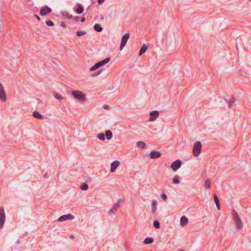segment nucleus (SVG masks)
Instances as JSON below:
<instances>
[{"mask_svg":"<svg viewBox=\"0 0 251 251\" xmlns=\"http://www.w3.org/2000/svg\"><path fill=\"white\" fill-rule=\"evenodd\" d=\"M232 216L236 228L237 229H240L243 227L242 222L237 213L234 209L233 210Z\"/></svg>","mask_w":251,"mask_h":251,"instance_id":"obj_1","label":"nucleus"},{"mask_svg":"<svg viewBox=\"0 0 251 251\" xmlns=\"http://www.w3.org/2000/svg\"><path fill=\"white\" fill-rule=\"evenodd\" d=\"M201 144L200 141H197L194 145L193 153L194 156H198L201 152Z\"/></svg>","mask_w":251,"mask_h":251,"instance_id":"obj_2","label":"nucleus"},{"mask_svg":"<svg viewBox=\"0 0 251 251\" xmlns=\"http://www.w3.org/2000/svg\"><path fill=\"white\" fill-rule=\"evenodd\" d=\"M72 95L79 100H81L83 101H85L86 100V96L81 91H74L72 92Z\"/></svg>","mask_w":251,"mask_h":251,"instance_id":"obj_3","label":"nucleus"},{"mask_svg":"<svg viewBox=\"0 0 251 251\" xmlns=\"http://www.w3.org/2000/svg\"><path fill=\"white\" fill-rule=\"evenodd\" d=\"M129 33H126L122 36L120 47V50H122L126 46V42L129 38Z\"/></svg>","mask_w":251,"mask_h":251,"instance_id":"obj_4","label":"nucleus"},{"mask_svg":"<svg viewBox=\"0 0 251 251\" xmlns=\"http://www.w3.org/2000/svg\"><path fill=\"white\" fill-rule=\"evenodd\" d=\"M52 12L51 8L48 6H44L42 7L40 10V14L42 16H45L47 14L50 13Z\"/></svg>","mask_w":251,"mask_h":251,"instance_id":"obj_5","label":"nucleus"},{"mask_svg":"<svg viewBox=\"0 0 251 251\" xmlns=\"http://www.w3.org/2000/svg\"><path fill=\"white\" fill-rule=\"evenodd\" d=\"M181 163V161L180 159H177L172 163L171 168L173 171L176 172L180 167Z\"/></svg>","mask_w":251,"mask_h":251,"instance_id":"obj_6","label":"nucleus"},{"mask_svg":"<svg viewBox=\"0 0 251 251\" xmlns=\"http://www.w3.org/2000/svg\"><path fill=\"white\" fill-rule=\"evenodd\" d=\"M5 216L4 209L2 207L0 208V228L3 227L5 222Z\"/></svg>","mask_w":251,"mask_h":251,"instance_id":"obj_7","label":"nucleus"},{"mask_svg":"<svg viewBox=\"0 0 251 251\" xmlns=\"http://www.w3.org/2000/svg\"><path fill=\"white\" fill-rule=\"evenodd\" d=\"M159 111L158 110H154L151 111L150 113V119L149 120L150 121H155L159 116Z\"/></svg>","mask_w":251,"mask_h":251,"instance_id":"obj_8","label":"nucleus"},{"mask_svg":"<svg viewBox=\"0 0 251 251\" xmlns=\"http://www.w3.org/2000/svg\"><path fill=\"white\" fill-rule=\"evenodd\" d=\"M121 200H119L117 203H116L111 208V209L109 210L108 213L109 215L112 216L114 215L115 212L117 211L118 208L120 207V201Z\"/></svg>","mask_w":251,"mask_h":251,"instance_id":"obj_9","label":"nucleus"},{"mask_svg":"<svg viewBox=\"0 0 251 251\" xmlns=\"http://www.w3.org/2000/svg\"><path fill=\"white\" fill-rule=\"evenodd\" d=\"M74 218V216L71 214H69L67 215H64L62 216H61L58 219V221L59 222H63L66 220H71Z\"/></svg>","mask_w":251,"mask_h":251,"instance_id":"obj_10","label":"nucleus"},{"mask_svg":"<svg viewBox=\"0 0 251 251\" xmlns=\"http://www.w3.org/2000/svg\"><path fill=\"white\" fill-rule=\"evenodd\" d=\"M0 99L2 101H5L6 97L2 83H0Z\"/></svg>","mask_w":251,"mask_h":251,"instance_id":"obj_11","label":"nucleus"},{"mask_svg":"<svg viewBox=\"0 0 251 251\" xmlns=\"http://www.w3.org/2000/svg\"><path fill=\"white\" fill-rule=\"evenodd\" d=\"M161 155V153L157 151L153 150L150 153V157L151 159L159 158Z\"/></svg>","mask_w":251,"mask_h":251,"instance_id":"obj_12","label":"nucleus"},{"mask_svg":"<svg viewBox=\"0 0 251 251\" xmlns=\"http://www.w3.org/2000/svg\"><path fill=\"white\" fill-rule=\"evenodd\" d=\"M120 164V162L118 160H115L111 164L110 172L113 173L118 168Z\"/></svg>","mask_w":251,"mask_h":251,"instance_id":"obj_13","label":"nucleus"},{"mask_svg":"<svg viewBox=\"0 0 251 251\" xmlns=\"http://www.w3.org/2000/svg\"><path fill=\"white\" fill-rule=\"evenodd\" d=\"M77 8H76L75 7L74 8V10L78 14H80L83 13L84 11V7L83 5L80 3L77 4Z\"/></svg>","mask_w":251,"mask_h":251,"instance_id":"obj_14","label":"nucleus"},{"mask_svg":"<svg viewBox=\"0 0 251 251\" xmlns=\"http://www.w3.org/2000/svg\"><path fill=\"white\" fill-rule=\"evenodd\" d=\"M110 61L109 58H106L105 59H103L102 60H101L98 62H97V64L99 65V67H102L104 65H105L106 64H107L109 61Z\"/></svg>","mask_w":251,"mask_h":251,"instance_id":"obj_15","label":"nucleus"},{"mask_svg":"<svg viewBox=\"0 0 251 251\" xmlns=\"http://www.w3.org/2000/svg\"><path fill=\"white\" fill-rule=\"evenodd\" d=\"M32 115L34 117L40 120H42L44 119V116L37 111H34L32 113Z\"/></svg>","mask_w":251,"mask_h":251,"instance_id":"obj_16","label":"nucleus"},{"mask_svg":"<svg viewBox=\"0 0 251 251\" xmlns=\"http://www.w3.org/2000/svg\"><path fill=\"white\" fill-rule=\"evenodd\" d=\"M152 212L153 214L155 213L157 210V202L155 200H152L151 202Z\"/></svg>","mask_w":251,"mask_h":251,"instance_id":"obj_17","label":"nucleus"},{"mask_svg":"<svg viewBox=\"0 0 251 251\" xmlns=\"http://www.w3.org/2000/svg\"><path fill=\"white\" fill-rule=\"evenodd\" d=\"M188 222V219L185 216H182L180 218V224L181 226H184Z\"/></svg>","mask_w":251,"mask_h":251,"instance_id":"obj_18","label":"nucleus"},{"mask_svg":"<svg viewBox=\"0 0 251 251\" xmlns=\"http://www.w3.org/2000/svg\"><path fill=\"white\" fill-rule=\"evenodd\" d=\"M148 49V46L144 44L141 48L139 52V56L142 55L143 53H144Z\"/></svg>","mask_w":251,"mask_h":251,"instance_id":"obj_19","label":"nucleus"},{"mask_svg":"<svg viewBox=\"0 0 251 251\" xmlns=\"http://www.w3.org/2000/svg\"><path fill=\"white\" fill-rule=\"evenodd\" d=\"M94 29L95 31L100 32L102 31V27L100 24H96L94 25Z\"/></svg>","mask_w":251,"mask_h":251,"instance_id":"obj_20","label":"nucleus"},{"mask_svg":"<svg viewBox=\"0 0 251 251\" xmlns=\"http://www.w3.org/2000/svg\"><path fill=\"white\" fill-rule=\"evenodd\" d=\"M136 146L137 147L141 149H145L146 147V143L143 141H138L136 142Z\"/></svg>","mask_w":251,"mask_h":251,"instance_id":"obj_21","label":"nucleus"},{"mask_svg":"<svg viewBox=\"0 0 251 251\" xmlns=\"http://www.w3.org/2000/svg\"><path fill=\"white\" fill-rule=\"evenodd\" d=\"M112 132L110 130H108L105 132V136L107 140H110L112 138Z\"/></svg>","mask_w":251,"mask_h":251,"instance_id":"obj_22","label":"nucleus"},{"mask_svg":"<svg viewBox=\"0 0 251 251\" xmlns=\"http://www.w3.org/2000/svg\"><path fill=\"white\" fill-rule=\"evenodd\" d=\"M153 242V239L151 237H147L145 238L143 243L144 244H151Z\"/></svg>","mask_w":251,"mask_h":251,"instance_id":"obj_23","label":"nucleus"},{"mask_svg":"<svg viewBox=\"0 0 251 251\" xmlns=\"http://www.w3.org/2000/svg\"><path fill=\"white\" fill-rule=\"evenodd\" d=\"M54 97L58 100H63L65 99L64 97H62L61 95H60L59 94L55 92L53 95Z\"/></svg>","mask_w":251,"mask_h":251,"instance_id":"obj_24","label":"nucleus"},{"mask_svg":"<svg viewBox=\"0 0 251 251\" xmlns=\"http://www.w3.org/2000/svg\"><path fill=\"white\" fill-rule=\"evenodd\" d=\"M173 182L175 184H178L180 183L179 177L177 175H176L173 179Z\"/></svg>","mask_w":251,"mask_h":251,"instance_id":"obj_25","label":"nucleus"},{"mask_svg":"<svg viewBox=\"0 0 251 251\" xmlns=\"http://www.w3.org/2000/svg\"><path fill=\"white\" fill-rule=\"evenodd\" d=\"M97 138L101 141H104L105 139V134L101 133L97 135Z\"/></svg>","mask_w":251,"mask_h":251,"instance_id":"obj_26","label":"nucleus"},{"mask_svg":"<svg viewBox=\"0 0 251 251\" xmlns=\"http://www.w3.org/2000/svg\"><path fill=\"white\" fill-rule=\"evenodd\" d=\"M210 179H207L204 182V187L206 189H208L210 187Z\"/></svg>","mask_w":251,"mask_h":251,"instance_id":"obj_27","label":"nucleus"},{"mask_svg":"<svg viewBox=\"0 0 251 251\" xmlns=\"http://www.w3.org/2000/svg\"><path fill=\"white\" fill-rule=\"evenodd\" d=\"M153 225L154 227L157 229H158L160 227V223L157 220H155L153 222Z\"/></svg>","mask_w":251,"mask_h":251,"instance_id":"obj_28","label":"nucleus"},{"mask_svg":"<svg viewBox=\"0 0 251 251\" xmlns=\"http://www.w3.org/2000/svg\"><path fill=\"white\" fill-rule=\"evenodd\" d=\"M88 185L86 183H83L80 186V189L82 190H86L88 188Z\"/></svg>","mask_w":251,"mask_h":251,"instance_id":"obj_29","label":"nucleus"},{"mask_svg":"<svg viewBox=\"0 0 251 251\" xmlns=\"http://www.w3.org/2000/svg\"><path fill=\"white\" fill-rule=\"evenodd\" d=\"M99 68H100L99 67V65L97 64V63H96L94 65H93V66H92L90 68V71H94L96 70L97 69H98Z\"/></svg>","mask_w":251,"mask_h":251,"instance_id":"obj_30","label":"nucleus"},{"mask_svg":"<svg viewBox=\"0 0 251 251\" xmlns=\"http://www.w3.org/2000/svg\"><path fill=\"white\" fill-rule=\"evenodd\" d=\"M77 36H81L86 34V32L83 30H78L76 33Z\"/></svg>","mask_w":251,"mask_h":251,"instance_id":"obj_31","label":"nucleus"},{"mask_svg":"<svg viewBox=\"0 0 251 251\" xmlns=\"http://www.w3.org/2000/svg\"><path fill=\"white\" fill-rule=\"evenodd\" d=\"M235 102V99L232 98L228 102V105L229 108H231Z\"/></svg>","mask_w":251,"mask_h":251,"instance_id":"obj_32","label":"nucleus"},{"mask_svg":"<svg viewBox=\"0 0 251 251\" xmlns=\"http://www.w3.org/2000/svg\"><path fill=\"white\" fill-rule=\"evenodd\" d=\"M62 15L64 17H66L68 19H73V18H74V16L72 15H70L68 13H62Z\"/></svg>","mask_w":251,"mask_h":251,"instance_id":"obj_33","label":"nucleus"},{"mask_svg":"<svg viewBox=\"0 0 251 251\" xmlns=\"http://www.w3.org/2000/svg\"><path fill=\"white\" fill-rule=\"evenodd\" d=\"M46 24L49 26H53L54 25L53 22L50 20L47 21L46 22Z\"/></svg>","mask_w":251,"mask_h":251,"instance_id":"obj_34","label":"nucleus"},{"mask_svg":"<svg viewBox=\"0 0 251 251\" xmlns=\"http://www.w3.org/2000/svg\"><path fill=\"white\" fill-rule=\"evenodd\" d=\"M161 198L165 201H167V199H168V197L167 196V195H166V194L165 193H162L161 195Z\"/></svg>","mask_w":251,"mask_h":251,"instance_id":"obj_35","label":"nucleus"},{"mask_svg":"<svg viewBox=\"0 0 251 251\" xmlns=\"http://www.w3.org/2000/svg\"><path fill=\"white\" fill-rule=\"evenodd\" d=\"M214 200L215 202V203L217 202H220L219 200V198L216 194H214Z\"/></svg>","mask_w":251,"mask_h":251,"instance_id":"obj_36","label":"nucleus"},{"mask_svg":"<svg viewBox=\"0 0 251 251\" xmlns=\"http://www.w3.org/2000/svg\"><path fill=\"white\" fill-rule=\"evenodd\" d=\"M80 19L79 16H74V18H73V20H74L75 22H77L79 21Z\"/></svg>","mask_w":251,"mask_h":251,"instance_id":"obj_37","label":"nucleus"},{"mask_svg":"<svg viewBox=\"0 0 251 251\" xmlns=\"http://www.w3.org/2000/svg\"><path fill=\"white\" fill-rule=\"evenodd\" d=\"M103 107L104 108V109H107V110H109L110 108V106L107 105H103Z\"/></svg>","mask_w":251,"mask_h":251,"instance_id":"obj_38","label":"nucleus"},{"mask_svg":"<svg viewBox=\"0 0 251 251\" xmlns=\"http://www.w3.org/2000/svg\"><path fill=\"white\" fill-rule=\"evenodd\" d=\"M60 26H61L63 28H66V25L63 22H61V23Z\"/></svg>","mask_w":251,"mask_h":251,"instance_id":"obj_39","label":"nucleus"},{"mask_svg":"<svg viewBox=\"0 0 251 251\" xmlns=\"http://www.w3.org/2000/svg\"><path fill=\"white\" fill-rule=\"evenodd\" d=\"M34 17L35 18H36L37 20H38V21H40L41 20L40 17L39 16H38L37 15L34 14Z\"/></svg>","mask_w":251,"mask_h":251,"instance_id":"obj_40","label":"nucleus"},{"mask_svg":"<svg viewBox=\"0 0 251 251\" xmlns=\"http://www.w3.org/2000/svg\"><path fill=\"white\" fill-rule=\"evenodd\" d=\"M216 206H217V208L218 210H220V202H217L216 203Z\"/></svg>","mask_w":251,"mask_h":251,"instance_id":"obj_41","label":"nucleus"},{"mask_svg":"<svg viewBox=\"0 0 251 251\" xmlns=\"http://www.w3.org/2000/svg\"><path fill=\"white\" fill-rule=\"evenodd\" d=\"M104 0H98V2L99 5L101 4L103 2Z\"/></svg>","mask_w":251,"mask_h":251,"instance_id":"obj_42","label":"nucleus"},{"mask_svg":"<svg viewBox=\"0 0 251 251\" xmlns=\"http://www.w3.org/2000/svg\"><path fill=\"white\" fill-rule=\"evenodd\" d=\"M85 21V18L82 17V18H81V19H80V22H81V23H83V22H84Z\"/></svg>","mask_w":251,"mask_h":251,"instance_id":"obj_43","label":"nucleus"},{"mask_svg":"<svg viewBox=\"0 0 251 251\" xmlns=\"http://www.w3.org/2000/svg\"><path fill=\"white\" fill-rule=\"evenodd\" d=\"M101 72V70H99V71H98L97 74L96 75H97L98 74H100V72Z\"/></svg>","mask_w":251,"mask_h":251,"instance_id":"obj_44","label":"nucleus"},{"mask_svg":"<svg viewBox=\"0 0 251 251\" xmlns=\"http://www.w3.org/2000/svg\"><path fill=\"white\" fill-rule=\"evenodd\" d=\"M20 243V240H18V241H17L16 242V244H19Z\"/></svg>","mask_w":251,"mask_h":251,"instance_id":"obj_45","label":"nucleus"},{"mask_svg":"<svg viewBox=\"0 0 251 251\" xmlns=\"http://www.w3.org/2000/svg\"><path fill=\"white\" fill-rule=\"evenodd\" d=\"M45 176H46V177H47V178L49 177V176H48V175H47V174H46V175H45Z\"/></svg>","mask_w":251,"mask_h":251,"instance_id":"obj_46","label":"nucleus"},{"mask_svg":"<svg viewBox=\"0 0 251 251\" xmlns=\"http://www.w3.org/2000/svg\"><path fill=\"white\" fill-rule=\"evenodd\" d=\"M101 19L103 20V17H101Z\"/></svg>","mask_w":251,"mask_h":251,"instance_id":"obj_47","label":"nucleus"},{"mask_svg":"<svg viewBox=\"0 0 251 251\" xmlns=\"http://www.w3.org/2000/svg\"><path fill=\"white\" fill-rule=\"evenodd\" d=\"M250 0V1L251 2V0Z\"/></svg>","mask_w":251,"mask_h":251,"instance_id":"obj_48","label":"nucleus"}]
</instances>
